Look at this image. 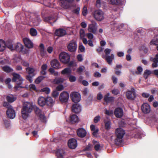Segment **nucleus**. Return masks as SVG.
Returning <instances> with one entry per match:
<instances>
[{"label": "nucleus", "mask_w": 158, "mask_h": 158, "mask_svg": "<svg viewBox=\"0 0 158 158\" xmlns=\"http://www.w3.org/2000/svg\"><path fill=\"white\" fill-rule=\"evenodd\" d=\"M33 106L31 103L28 102H25L23 105L21 110L22 116L23 119H26L29 115L32 110Z\"/></svg>", "instance_id": "f257e3e1"}, {"label": "nucleus", "mask_w": 158, "mask_h": 158, "mask_svg": "<svg viewBox=\"0 0 158 158\" xmlns=\"http://www.w3.org/2000/svg\"><path fill=\"white\" fill-rule=\"evenodd\" d=\"M55 101L50 97L44 98L40 97L38 100V104L41 106H43L46 105L48 106H51L54 104Z\"/></svg>", "instance_id": "f03ea898"}, {"label": "nucleus", "mask_w": 158, "mask_h": 158, "mask_svg": "<svg viewBox=\"0 0 158 158\" xmlns=\"http://www.w3.org/2000/svg\"><path fill=\"white\" fill-rule=\"evenodd\" d=\"M115 133L116 138L114 140V143L116 145H118L123 142V139L125 132L123 129L119 128L116 129Z\"/></svg>", "instance_id": "7ed1b4c3"}, {"label": "nucleus", "mask_w": 158, "mask_h": 158, "mask_svg": "<svg viewBox=\"0 0 158 158\" xmlns=\"http://www.w3.org/2000/svg\"><path fill=\"white\" fill-rule=\"evenodd\" d=\"M59 58L61 62L63 64H68L70 61V56L68 53L62 52L59 55Z\"/></svg>", "instance_id": "20e7f679"}, {"label": "nucleus", "mask_w": 158, "mask_h": 158, "mask_svg": "<svg viewBox=\"0 0 158 158\" xmlns=\"http://www.w3.org/2000/svg\"><path fill=\"white\" fill-rule=\"evenodd\" d=\"M26 70L28 74V75L26 76V78L30 83H31L33 81V77L35 75V70L34 68L30 67L26 68Z\"/></svg>", "instance_id": "39448f33"}, {"label": "nucleus", "mask_w": 158, "mask_h": 158, "mask_svg": "<svg viewBox=\"0 0 158 158\" xmlns=\"http://www.w3.org/2000/svg\"><path fill=\"white\" fill-rule=\"evenodd\" d=\"M126 96L128 99L133 100L136 97L135 90L134 88H131V90H128L126 93Z\"/></svg>", "instance_id": "423d86ee"}, {"label": "nucleus", "mask_w": 158, "mask_h": 158, "mask_svg": "<svg viewBox=\"0 0 158 158\" xmlns=\"http://www.w3.org/2000/svg\"><path fill=\"white\" fill-rule=\"evenodd\" d=\"M69 94L66 91L61 93L59 96L60 101L62 103H66L68 102L69 98Z\"/></svg>", "instance_id": "0eeeda50"}, {"label": "nucleus", "mask_w": 158, "mask_h": 158, "mask_svg": "<svg viewBox=\"0 0 158 158\" xmlns=\"http://www.w3.org/2000/svg\"><path fill=\"white\" fill-rule=\"evenodd\" d=\"M70 98L72 101L75 103H77L81 100L80 94L77 92H72L70 94Z\"/></svg>", "instance_id": "6e6552de"}, {"label": "nucleus", "mask_w": 158, "mask_h": 158, "mask_svg": "<svg viewBox=\"0 0 158 158\" xmlns=\"http://www.w3.org/2000/svg\"><path fill=\"white\" fill-rule=\"evenodd\" d=\"M77 47L76 42L73 40L71 41L67 46L68 51L71 52H74L76 51Z\"/></svg>", "instance_id": "1a4fd4ad"}, {"label": "nucleus", "mask_w": 158, "mask_h": 158, "mask_svg": "<svg viewBox=\"0 0 158 158\" xmlns=\"http://www.w3.org/2000/svg\"><path fill=\"white\" fill-rule=\"evenodd\" d=\"M69 147L72 149L76 148L77 145V140L74 138H71L69 139L68 143Z\"/></svg>", "instance_id": "9d476101"}, {"label": "nucleus", "mask_w": 158, "mask_h": 158, "mask_svg": "<svg viewBox=\"0 0 158 158\" xmlns=\"http://www.w3.org/2000/svg\"><path fill=\"white\" fill-rule=\"evenodd\" d=\"M50 64L54 69H58L61 68L60 64L59 61L56 59H54L51 61Z\"/></svg>", "instance_id": "9b49d317"}, {"label": "nucleus", "mask_w": 158, "mask_h": 158, "mask_svg": "<svg viewBox=\"0 0 158 158\" xmlns=\"http://www.w3.org/2000/svg\"><path fill=\"white\" fill-rule=\"evenodd\" d=\"M114 114L117 118H120L123 115V110L120 107L116 108L114 110Z\"/></svg>", "instance_id": "f8f14e48"}, {"label": "nucleus", "mask_w": 158, "mask_h": 158, "mask_svg": "<svg viewBox=\"0 0 158 158\" xmlns=\"http://www.w3.org/2000/svg\"><path fill=\"white\" fill-rule=\"evenodd\" d=\"M77 133L78 137L83 138L85 137L87 134L86 131L83 128H78L77 131Z\"/></svg>", "instance_id": "ddd939ff"}, {"label": "nucleus", "mask_w": 158, "mask_h": 158, "mask_svg": "<svg viewBox=\"0 0 158 158\" xmlns=\"http://www.w3.org/2000/svg\"><path fill=\"white\" fill-rule=\"evenodd\" d=\"M6 114L8 117L11 119L14 118L15 116V110L13 109V107L7 109L6 112Z\"/></svg>", "instance_id": "4468645a"}, {"label": "nucleus", "mask_w": 158, "mask_h": 158, "mask_svg": "<svg viewBox=\"0 0 158 158\" xmlns=\"http://www.w3.org/2000/svg\"><path fill=\"white\" fill-rule=\"evenodd\" d=\"M141 110L144 113H148L150 111V106L148 103H144L141 106Z\"/></svg>", "instance_id": "2eb2a0df"}, {"label": "nucleus", "mask_w": 158, "mask_h": 158, "mask_svg": "<svg viewBox=\"0 0 158 158\" xmlns=\"http://www.w3.org/2000/svg\"><path fill=\"white\" fill-rule=\"evenodd\" d=\"M23 41L25 46L29 48H32L33 46V44L31 41L27 38H24Z\"/></svg>", "instance_id": "dca6fc26"}, {"label": "nucleus", "mask_w": 158, "mask_h": 158, "mask_svg": "<svg viewBox=\"0 0 158 158\" xmlns=\"http://www.w3.org/2000/svg\"><path fill=\"white\" fill-rule=\"evenodd\" d=\"M109 93H107L104 96V100L107 103H111L114 102V98L113 97L110 96Z\"/></svg>", "instance_id": "f3484780"}, {"label": "nucleus", "mask_w": 158, "mask_h": 158, "mask_svg": "<svg viewBox=\"0 0 158 158\" xmlns=\"http://www.w3.org/2000/svg\"><path fill=\"white\" fill-rule=\"evenodd\" d=\"M72 110L73 112L75 113H78L81 111V106L79 104L75 103L73 105L72 107Z\"/></svg>", "instance_id": "a211bd4d"}, {"label": "nucleus", "mask_w": 158, "mask_h": 158, "mask_svg": "<svg viewBox=\"0 0 158 158\" xmlns=\"http://www.w3.org/2000/svg\"><path fill=\"white\" fill-rule=\"evenodd\" d=\"M60 5L63 8L68 9L71 4L66 0H59Z\"/></svg>", "instance_id": "6ab92c4d"}, {"label": "nucleus", "mask_w": 158, "mask_h": 158, "mask_svg": "<svg viewBox=\"0 0 158 158\" xmlns=\"http://www.w3.org/2000/svg\"><path fill=\"white\" fill-rule=\"evenodd\" d=\"M65 153L64 150L61 149H57L56 152L57 158H64Z\"/></svg>", "instance_id": "aec40b11"}, {"label": "nucleus", "mask_w": 158, "mask_h": 158, "mask_svg": "<svg viewBox=\"0 0 158 158\" xmlns=\"http://www.w3.org/2000/svg\"><path fill=\"white\" fill-rule=\"evenodd\" d=\"M23 79L22 78H20L19 80H18L17 81L16 84L15 86L14 89L16 90H18L19 88H24V87L23 86L21 85L22 84Z\"/></svg>", "instance_id": "412c9836"}, {"label": "nucleus", "mask_w": 158, "mask_h": 158, "mask_svg": "<svg viewBox=\"0 0 158 158\" xmlns=\"http://www.w3.org/2000/svg\"><path fill=\"white\" fill-rule=\"evenodd\" d=\"M55 34L56 35L61 37L65 35L66 34V31L64 29L61 28L56 29L55 31Z\"/></svg>", "instance_id": "4be33fe9"}, {"label": "nucleus", "mask_w": 158, "mask_h": 158, "mask_svg": "<svg viewBox=\"0 0 158 158\" xmlns=\"http://www.w3.org/2000/svg\"><path fill=\"white\" fill-rule=\"evenodd\" d=\"M23 49V46L20 43H18L14 45V50L19 52H22Z\"/></svg>", "instance_id": "5701e85b"}, {"label": "nucleus", "mask_w": 158, "mask_h": 158, "mask_svg": "<svg viewBox=\"0 0 158 158\" xmlns=\"http://www.w3.org/2000/svg\"><path fill=\"white\" fill-rule=\"evenodd\" d=\"M69 120L72 123H75L78 122L79 118L77 115L72 114L70 116Z\"/></svg>", "instance_id": "b1692460"}, {"label": "nucleus", "mask_w": 158, "mask_h": 158, "mask_svg": "<svg viewBox=\"0 0 158 158\" xmlns=\"http://www.w3.org/2000/svg\"><path fill=\"white\" fill-rule=\"evenodd\" d=\"M102 57L105 60L108 64H110L114 59V55L113 54H111L110 56H102Z\"/></svg>", "instance_id": "393cba45"}, {"label": "nucleus", "mask_w": 158, "mask_h": 158, "mask_svg": "<svg viewBox=\"0 0 158 158\" xmlns=\"http://www.w3.org/2000/svg\"><path fill=\"white\" fill-rule=\"evenodd\" d=\"M90 128L91 131H93L92 134L93 136L96 137L98 131V129H96L95 126L93 124H92L90 125Z\"/></svg>", "instance_id": "a878e982"}, {"label": "nucleus", "mask_w": 158, "mask_h": 158, "mask_svg": "<svg viewBox=\"0 0 158 158\" xmlns=\"http://www.w3.org/2000/svg\"><path fill=\"white\" fill-rule=\"evenodd\" d=\"M12 75L13 77L12 80L13 82H16L17 80H19L20 78H22L20 75L15 73H13Z\"/></svg>", "instance_id": "bb28decb"}, {"label": "nucleus", "mask_w": 158, "mask_h": 158, "mask_svg": "<svg viewBox=\"0 0 158 158\" xmlns=\"http://www.w3.org/2000/svg\"><path fill=\"white\" fill-rule=\"evenodd\" d=\"M17 98L14 97L12 95L7 96L6 97V99L8 102L12 103L16 100Z\"/></svg>", "instance_id": "cd10ccee"}, {"label": "nucleus", "mask_w": 158, "mask_h": 158, "mask_svg": "<svg viewBox=\"0 0 158 158\" xmlns=\"http://www.w3.org/2000/svg\"><path fill=\"white\" fill-rule=\"evenodd\" d=\"M88 30L89 32L95 33L96 31V28L94 24H91L89 26Z\"/></svg>", "instance_id": "c85d7f7f"}, {"label": "nucleus", "mask_w": 158, "mask_h": 158, "mask_svg": "<svg viewBox=\"0 0 158 158\" xmlns=\"http://www.w3.org/2000/svg\"><path fill=\"white\" fill-rule=\"evenodd\" d=\"M2 69L3 71L6 73H9L13 71V69L7 65H6L2 67Z\"/></svg>", "instance_id": "c756f323"}, {"label": "nucleus", "mask_w": 158, "mask_h": 158, "mask_svg": "<svg viewBox=\"0 0 158 158\" xmlns=\"http://www.w3.org/2000/svg\"><path fill=\"white\" fill-rule=\"evenodd\" d=\"M40 52L41 56H45L46 54V52L44 50V45L43 44H41L40 45Z\"/></svg>", "instance_id": "7c9ffc66"}, {"label": "nucleus", "mask_w": 158, "mask_h": 158, "mask_svg": "<svg viewBox=\"0 0 158 158\" xmlns=\"http://www.w3.org/2000/svg\"><path fill=\"white\" fill-rule=\"evenodd\" d=\"M41 21L39 16L37 15L33 20V22L35 23V25H38Z\"/></svg>", "instance_id": "2f4dec72"}, {"label": "nucleus", "mask_w": 158, "mask_h": 158, "mask_svg": "<svg viewBox=\"0 0 158 158\" xmlns=\"http://www.w3.org/2000/svg\"><path fill=\"white\" fill-rule=\"evenodd\" d=\"M71 73V70L70 68H66L64 69L61 72L62 74L70 75Z\"/></svg>", "instance_id": "473e14b6"}, {"label": "nucleus", "mask_w": 158, "mask_h": 158, "mask_svg": "<svg viewBox=\"0 0 158 158\" xmlns=\"http://www.w3.org/2000/svg\"><path fill=\"white\" fill-rule=\"evenodd\" d=\"M5 42L2 40H0V51L2 52L5 49Z\"/></svg>", "instance_id": "72a5a7b5"}, {"label": "nucleus", "mask_w": 158, "mask_h": 158, "mask_svg": "<svg viewBox=\"0 0 158 158\" xmlns=\"http://www.w3.org/2000/svg\"><path fill=\"white\" fill-rule=\"evenodd\" d=\"M5 47L6 46L7 48H9L11 51L14 50V46L11 42L8 41L5 43Z\"/></svg>", "instance_id": "f704fd0d"}, {"label": "nucleus", "mask_w": 158, "mask_h": 158, "mask_svg": "<svg viewBox=\"0 0 158 158\" xmlns=\"http://www.w3.org/2000/svg\"><path fill=\"white\" fill-rule=\"evenodd\" d=\"M64 81V79L61 78L59 77L56 78L53 80V82L55 84H58L60 83H62Z\"/></svg>", "instance_id": "c9c22d12"}, {"label": "nucleus", "mask_w": 158, "mask_h": 158, "mask_svg": "<svg viewBox=\"0 0 158 158\" xmlns=\"http://www.w3.org/2000/svg\"><path fill=\"white\" fill-rule=\"evenodd\" d=\"M110 3L112 5H119L122 3L121 0H109Z\"/></svg>", "instance_id": "e433bc0d"}, {"label": "nucleus", "mask_w": 158, "mask_h": 158, "mask_svg": "<svg viewBox=\"0 0 158 158\" xmlns=\"http://www.w3.org/2000/svg\"><path fill=\"white\" fill-rule=\"evenodd\" d=\"M152 74V73L151 71L148 69H146L144 73L143 76L145 79H147L148 75Z\"/></svg>", "instance_id": "4c0bfd02"}, {"label": "nucleus", "mask_w": 158, "mask_h": 158, "mask_svg": "<svg viewBox=\"0 0 158 158\" xmlns=\"http://www.w3.org/2000/svg\"><path fill=\"white\" fill-rule=\"evenodd\" d=\"M30 34L32 36H35L37 35V32L35 29L31 28L30 30Z\"/></svg>", "instance_id": "58836bf2"}, {"label": "nucleus", "mask_w": 158, "mask_h": 158, "mask_svg": "<svg viewBox=\"0 0 158 158\" xmlns=\"http://www.w3.org/2000/svg\"><path fill=\"white\" fill-rule=\"evenodd\" d=\"M93 148V145L90 144L89 143L83 149L84 151H89L92 150V148Z\"/></svg>", "instance_id": "ea45409f"}, {"label": "nucleus", "mask_w": 158, "mask_h": 158, "mask_svg": "<svg viewBox=\"0 0 158 158\" xmlns=\"http://www.w3.org/2000/svg\"><path fill=\"white\" fill-rule=\"evenodd\" d=\"M139 51H143L146 54L148 52V48L144 45L141 46L139 47Z\"/></svg>", "instance_id": "a19ab883"}, {"label": "nucleus", "mask_w": 158, "mask_h": 158, "mask_svg": "<svg viewBox=\"0 0 158 158\" xmlns=\"http://www.w3.org/2000/svg\"><path fill=\"white\" fill-rule=\"evenodd\" d=\"M45 77L44 76H40L36 79L35 82L37 84H39Z\"/></svg>", "instance_id": "79ce46f5"}, {"label": "nucleus", "mask_w": 158, "mask_h": 158, "mask_svg": "<svg viewBox=\"0 0 158 158\" xmlns=\"http://www.w3.org/2000/svg\"><path fill=\"white\" fill-rule=\"evenodd\" d=\"M92 143L93 145H94L95 149L97 151H98L99 150V142L93 140Z\"/></svg>", "instance_id": "37998d69"}, {"label": "nucleus", "mask_w": 158, "mask_h": 158, "mask_svg": "<svg viewBox=\"0 0 158 158\" xmlns=\"http://www.w3.org/2000/svg\"><path fill=\"white\" fill-rule=\"evenodd\" d=\"M94 18L97 21H99V10H95L93 14Z\"/></svg>", "instance_id": "c03bdc74"}, {"label": "nucleus", "mask_w": 158, "mask_h": 158, "mask_svg": "<svg viewBox=\"0 0 158 158\" xmlns=\"http://www.w3.org/2000/svg\"><path fill=\"white\" fill-rule=\"evenodd\" d=\"M80 38H83L86 35L85 34L84 30L83 29H81L80 31Z\"/></svg>", "instance_id": "a18cd8bd"}, {"label": "nucleus", "mask_w": 158, "mask_h": 158, "mask_svg": "<svg viewBox=\"0 0 158 158\" xmlns=\"http://www.w3.org/2000/svg\"><path fill=\"white\" fill-rule=\"evenodd\" d=\"M111 123L110 121H107L105 123V128L106 129H109L110 128Z\"/></svg>", "instance_id": "49530a36"}, {"label": "nucleus", "mask_w": 158, "mask_h": 158, "mask_svg": "<svg viewBox=\"0 0 158 158\" xmlns=\"http://www.w3.org/2000/svg\"><path fill=\"white\" fill-rule=\"evenodd\" d=\"M111 51V50L110 49L108 48L104 50V53L105 55L102 56H109Z\"/></svg>", "instance_id": "de8ad7c7"}, {"label": "nucleus", "mask_w": 158, "mask_h": 158, "mask_svg": "<svg viewBox=\"0 0 158 158\" xmlns=\"http://www.w3.org/2000/svg\"><path fill=\"white\" fill-rule=\"evenodd\" d=\"M41 91L42 92H44L46 94H48L50 92V89L48 87H45L41 89Z\"/></svg>", "instance_id": "09e8293b"}, {"label": "nucleus", "mask_w": 158, "mask_h": 158, "mask_svg": "<svg viewBox=\"0 0 158 158\" xmlns=\"http://www.w3.org/2000/svg\"><path fill=\"white\" fill-rule=\"evenodd\" d=\"M34 110L35 114L38 116L42 114V111L38 107H36Z\"/></svg>", "instance_id": "8fccbe9b"}, {"label": "nucleus", "mask_w": 158, "mask_h": 158, "mask_svg": "<svg viewBox=\"0 0 158 158\" xmlns=\"http://www.w3.org/2000/svg\"><path fill=\"white\" fill-rule=\"evenodd\" d=\"M39 118L41 121L43 122H44L46 121V118L44 114H42L39 116H38Z\"/></svg>", "instance_id": "3c124183"}, {"label": "nucleus", "mask_w": 158, "mask_h": 158, "mask_svg": "<svg viewBox=\"0 0 158 158\" xmlns=\"http://www.w3.org/2000/svg\"><path fill=\"white\" fill-rule=\"evenodd\" d=\"M3 106L7 108V109H9L12 107V106L8 102H4L3 104Z\"/></svg>", "instance_id": "603ef678"}, {"label": "nucleus", "mask_w": 158, "mask_h": 158, "mask_svg": "<svg viewBox=\"0 0 158 158\" xmlns=\"http://www.w3.org/2000/svg\"><path fill=\"white\" fill-rule=\"evenodd\" d=\"M44 20L46 22H49V21L53 19V18L51 16H48L43 18Z\"/></svg>", "instance_id": "864d4df0"}, {"label": "nucleus", "mask_w": 158, "mask_h": 158, "mask_svg": "<svg viewBox=\"0 0 158 158\" xmlns=\"http://www.w3.org/2000/svg\"><path fill=\"white\" fill-rule=\"evenodd\" d=\"M104 19V13L102 11L99 10V21Z\"/></svg>", "instance_id": "5fc2aeb1"}, {"label": "nucleus", "mask_w": 158, "mask_h": 158, "mask_svg": "<svg viewBox=\"0 0 158 158\" xmlns=\"http://www.w3.org/2000/svg\"><path fill=\"white\" fill-rule=\"evenodd\" d=\"M69 81L71 82H73L76 81V78L75 77L72 75H70L69 76Z\"/></svg>", "instance_id": "6e6d98bb"}, {"label": "nucleus", "mask_w": 158, "mask_h": 158, "mask_svg": "<svg viewBox=\"0 0 158 158\" xmlns=\"http://www.w3.org/2000/svg\"><path fill=\"white\" fill-rule=\"evenodd\" d=\"M79 49L80 50L81 52H83L85 51V48L82 45V44H79Z\"/></svg>", "instance_id": "4d7b16f0"}, {"label": "nucleus", "mask_w": 158, "mask_h": 158, "mask_svg": "<svg viewBox=\"0 0 158 158\" xmlns=\"http://www.w3.org/2000/svg\"><path fill=\"white\" fill-rule=\"evenodd\" d=\"M87 13V7L85 6H84L83 8L82 14L84 16H85Z\"/></svg>", "instance_id": "13d9d810"}, {"label": "nucleus", "mask_w": 158, "mask_h": 158, "mask_svg": "<svg viewBox=\"0 0 158 158\" xmlns=\"http://www.w3.org/2000/svg\"><path fill=\"white\" fill-rule=\"evenodd\" d=\"M111 92L113 94L115 95H117L120 93L119 91L117 89H113L111 91Z\"/></svg>", "instance_id": "bf43d9fd"}, {"label": "nucleus", "mask_w": 158, "mask_h": 158, "mask_svg": "<svg viewBox=\"0 0 158 158\" xmlns=\"http://www.w3.org/2000/svg\"><path fill=\"white\" fill-rule=\"evenodd\" d=\"M137 70L138 72H136V73L137 74H140L141 73V72H142L143 69L142 67L141 66H139L137 67Z\"/></svg>", "instance_id": "052dcab7"}, {"label": "nucleus", "mask_w": 158, "mask_h": 158, "mask_svg": "<svg viewBox=\"0 0 158 158\" xmlns=\"http://www.w3.org/2000/svg\"><path fill=\"white\" fill-rule=\"evenodd\" d=\"M59 94V93L58 91L56 90L54 91H53L52 93V95L53 97L55 98H56L58 97Z\"/></svg>", "instance_id": "680f3d73"}, {"label": "nucleus", "mask_w": 158, "mask_h": 158, "mask_svg": "<svg viewBox=\"0 0 158 158\" xmlns=\"http://www.w3.org/2000/svg\"><path fill=\"white\" fill-rule=\"evenodd\" d=\"M105 114L109 116H111L113 114V111L112 110H106L105 112Z\"/></svg>", "instance_id": "e2e57ef3"}, {"label": "nucleus", "mask_w": 158, "mask_h": 158, "mask_svg": "<svg viewBox=\"0 0 158 158\" xmlns=\"http://www.w3.org/2000/svg\"><path fill=\"white\" fill-rule=\"evenodd\" d=\"M21 63L24 66L28 67L29 66V64L27 61L23 60L21 61Z\"/></svg>", "instance_id": "0e129e2a"}, {"label": "nucleus", "mask_w": 158, "mask_h": 158, "mask_svg": "<svg viewBox=\"0 0 158 158\" xmlns=\"http://www.w3.org/2000/svg\"><path fill=\"white\" fill-rule=\"evenodd\" d=\"M64 88L63 86L62 85H59L56 87V90L58 91H60L63 89Z\"/></svg>", "instance_id": "69168bd1"}, {"label": "nucleus", "mask_w": 158, "mask_h": 158, "mask_svg": "<svg viewBox=\"0 0 158 158\" xmlns=\"http://www.w3.org/2000/svg\"><path fill=\"white\" fill-rule=\"evenodd\" d=\"M86 35L90 40L92 39L93 38V35L91 33H88L86 34Z\"/></svg>", "instance_id": "338daca9"}, {"label": "nucleus", "mask_w": 158, "mask_h": 158, "mask_svg": "<svg viewBox=\"0 0 158 158\" xmlns=\"http://www.w3.org/2000/svg\"><path fill=\"white\" fill-rule=\"evenodd\" d=\"M151 44L156 45H158V40H152L151 42Z\"/></svg>", "instance_id": "774afa93"}]
</instances>
